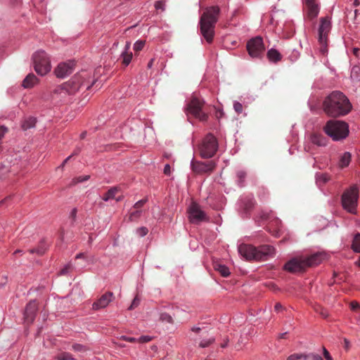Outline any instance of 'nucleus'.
<instances>
[{
	"instance_id": "obj_37",
	"label": "nucleus",
	"mask_w": 360,
	"mask_h": 360,
	"mask_svg": "<svg viewBox=\"0 0 360 360\" xmlns=\"http://www.w3.org/2000/svg\"><path fill=\"white\" fill-rule=\"evenodd\" d=\"M141 211L140 210H136V211L131 212L129 214V219L131 221H134L138 219L141 216Z\"/></svg>"
},
{
	"instance_id": "obj_40",
	"label": "nucleus",
	"mask_w": 360,
	"mask_h": 360,
	"mask_svg": "<svg viewBox=\"0 0 360 360\" xmlns=\"http://www.w3.org/2000/svg\"><path fill=\"white\" fill-rule=\"evenodd\" d=\"M233 108L235 111L240 114L243 112V105L239 102H235L233 104Z\"/></svg>"
},
{
	"instance_id": "obj_17",
	"label": "nucleus",
	"mask_w": 360,
	"mask_h": 360,
	"mask_svg": "<svg viewBox=\"0 0 360 360\" xmlns=\"http://www.w3.org/2000/svg\"><path fill=\"white\" fill-rule=\"evenodd\" d=\"M37 311V303L35 300L30 301L26 306L24 319L27 323H32L35 318Z\"/></svg>"
},
{
	"instance_id": "obj_15",
	"label": "nucleus",
	"mask_w": 360,
	"mask_h": 360,
	"mask_svg": "<svg viewBox=\"0 0 360 360\" xmlns=\"http://www.w3.org/2000/svg\"><path fill=\"white\" fill-rule=\"evenodd\" d=\"M75 63L73 61L61 63L55 69L54 72L57 77L63 78L70 75L74 70Z\"/></svg>"
},
{
	"instance_id": "obj_60",
	"label": "nucleus",
	"mask_w": 360,
	"mask_h": 360,
	"mask_svg": "<svg viewBox=\"0 0 360 360\" xmlns=\"http://www.w3.org/2000/svg\"><path fill=\"white\" fill-rule=\"evenodd\" d=\"M228 342H229V340H228V339H226V340L224 341V342H223L222 344H221V347L222 348L226 347L227 346V345H228Z\"/></svg>"
},
{
	"instance_id": "obj_44",
	"label": "nucleus",
	"mask_w": 360,
	"mask_h": 360,
	"mask_svg": "<svg viewBox=\"0 0 360 360\" xmlns=\"http://www.w3.org/2000/svg\"><path fill=\"white\" fill-rule=\"evenodd\" d=\"M151 340V338L150 336H141L140 337L139 339H137V341L138 342H140V343H145V342H148L149 341Z\"/></svg>"
},
{
	"instance_id": "obj_5",
	"label": "nucleus",
	"mask_w": 360,
	"mask_h": 360,
	"mask_svg": "<svg viewBox=\"0 0 360 360\" xmlns=\"http://www.w3.org/2000/svg\"><path fill=\"white\" fill-rule=\"evenodd\" d=\"M89 74L86 71H82L76 74L70 80L56 87L54 90L55 94H74L77 92L82 86H86L89 89L95 81L90 85L89 82L86 81Z\"/></svg>"
},
{
	"instance_id": "obj_56",
	"label": "nucleus",
	"mask_w": 360,
	"mask_h": 360,
	"mask_svg": "<svg viewBox=\"0 0 360 360\" xmlns=\"http://www.w3.org/2000/svg\"><path fill=\"white\" fill-rule=\"evenodd\" d=\"M72 155L68 156L62 163L61 167H63L64 165L71 159Z\"/></svg>"
},
{
	"instance_id": "obj_18",
	"label": "nucleus",
	"mask_w": 360,
	"mask_h": 360,
	"mask_svg": "<svg viewBox=\"0 0 360 360\" xmlns=\"http://www.w3.org/2000/svg\"><path fill=\"white\" fill-rule=\"evenodd\" d=\"M311 142L318 146H326L328 143V139L320 133H313L310 135Z\"/></svg>"
},
{
	"instance_id": "obj_63",
	"label": "nucleus",
	"mask_w": 360,
	"mask_h": 360,
	"mask_svg": "<svg viewBox=\"0 0 360 360\" xmlns=\"http://www.w3.org/2000/svg\"><path fill=\"white\" fill-rule=\"evenodd\" d=\"M79 152H80V150H79V149H76V150L74 151V153L71 155H72V157L73 155H78Z\"/></svg>"
},
{
	"instance_id": "obj_59",
	"label": "nucleus",
	"mask_w": 360,
	"mask_h": 360,
	"mask_svg": "<svg viewBox=\"0 0 360 360\" xmlns=\"http://www.w3.org/2000/svg\"><path fill=\"white\" fill-rule=\"evenodd\" d=\"M76 214H77V209L75 208L72 210L70 215L72 217L75 218L76 217Z\"/></svg>"
},
{
	"instance_id": "obj_33",
	"label": "nucleus",
	"mask_w": 360,
	"mask_h": 360,
	"mask_svg": "<svg viewBox=\"0 0 360 360\" xmlns=\"http://www.w3.org/2000/svg\"><path fill=\"white\" fill-rule=\"evenodd\" d=\"M72 348L74 351L78 352H85L88 350L87 347L84 345L80 344H74L72 346Z\"/></svg>"
},
{
	"instance_id": "obj_58",
	"label": "nucleus",
	"mask_w": 360,
	"mask_h": 360,
	"mask_svg": "<svg viewBox=\"0 0 360 360\" xmlns=\"http://www.w3.org/2000/svg\"><path fill=\"white\" fill-rule=\"evenodd\" d=\"M153 63H154V59L153 58L150 59V60L148 62V65H147L148 68H151L153 65Z\"/></svg>"
},
{
	"instance_id": "obj_49",
	"label": "nucleus",
	"mask_w": 360,
	"mask_h": 360,
	"mask_svg": "<svg viewBox=\"0 0 360 360\" xmlns=\"http://www.w3.org/2000/svg\"><path fill=\"white\" fill-rule=\"evenodd\" d=\"M323 356L326 360H333V358L331 357L330 354L325 347H323Z\"/></svg>"
},
{
	"instance_id": "obj_38",
	"label": "nucleus",
	"mask_w": 360,
	"mask_h": 360,
	"mask_svg": "<svg viewBox=\"0 0 360 360\" xmlns=\"http://www.w3.org/2000/svg\"><path fill=\"white\" fill-rule=\"evenodd\" d=\"M72 269V264L70 263L68 264L67 265H65L61 270H60V275H66L68 274L70 269Z\"/></svg>"
},
{
	"instance_id": "obj_16",
	"label": "nucleus",
	"mask_w": 360,
	"mask_h": 360,
	"mask_svg": "<svg viewBox=\"0 0 360 360\" xmlns=\"http://www.w3.org/2000/svg\"><path fill=\"white\" fill-rule=\"evenodd\" d=\"M114 299V295L112 292H107L102 295L96 302L92 304V309L98 310L105 308L110 302Z\"/></svg>"
},
{
	"instance_id": "obj_29",
	"label": "nucleus",
	"mask_w": 360,
	"mask_h": 360,
	"mask_svg": "<svg viewBox=\"0 0 360 360\" xmlns=\"http://www.w3.org/2000/svg\"><path fill=\"white\" fill-rule=\"evenodd\" d=\"M132 53L131 52H127V51H123L121 54V57L122 58V63L125 65V66H127L131 59H132Z\"/></svg>"
},
{
	"instance_id": "obj_55",
	"label": "nucleus",
	"mask_w": 360,
	"mask_h": 360,
	"mask_svg": "<svg viewBox=\"0 0 360 360\" xmlns=\"http://www.w3.org/2000/svg\"><path fill=\"white\" fill-rule=\"evenodd\" d=\"M344 343H345V348L346 349H349V346H350V342H349V341L347 339L345 338V339H344Z\"/></svg>"
},
{
	"instance_id": "obj_10",
	"label": "nucleus",
	"mask_w": 360,
	"mask_h": 360,
	"mask_svg": "<svg viewBox=\"0 0 360 360\" xmlns=\"http://www.w3.org/2000/svg\"><path fill=\"white\" fill-rule=\"evenodd\" d=\"M205 102L202 99L193 96L188 104V111L194 117L201 122L207 121L208 115L204 110Z\"/></svg>"
},
{
	"instance_id": "obj_35",
	"label": "nucleus",
	"mask_w": 360,
	"mask_h": 360,
	"mask_svg": "<svg viewBox=\"0 0 360 360\" xmlns=\"http://www.w3.org/2000/svg\"><path fill=\"white\" fill-rule=\"evenodd\" d=\"M144 45H145V41H141V40L137 41L134 44V51L135 52H139V51H141L143 49V48L144 47Z\"/></svg>"
},
{
	"instance_id": "obj_52",
	"label": "nucleus",
	"mask_w": 360,
	"mask_h": 360,
	"mask_svg": "<svg viewBox=\"0 0 360 360\" xmlns=\"http://www.w3.org/2000/svg\"><path fill=\"white\" fill-rule=\"evenodd\" d=\"M274 309L276 311H280L281 310L283 309V306L281 305V303H276L274 306Z\"/></svg>"
},
{
	"instance_id": "obj_3",
	"label": "nucleus",
	"mask_w": 360,
	"mask_h": 360,
	"mask_svg": "<svg viewBox=\"0 0 360 360\" xmlns=\"http://www.w3.org/2000/svg\"><path fill=\"white\" fill-rule=\"evenodd\" d=\"M326 257L322 252H316L308 257H295L288 261L284 269L290 273H298L304 271L307 267L319 264Z\"/></svg>"
},
{
	"instance_id": "obj_22",
	"label": "nucleus",
	"mask_w": 360,
	"mask_h": 360,
	"mask_svg": "<svg viewBox=\"0 0 360 360\" xmlns=\"http://www.w3.org/2000/svg\"><path fill=\"white\" fill-rule=\"evenodd\" d=\"M352 155L349 152H345L340 158L339 166L341 168L346 167L349 165L351 161Z\"/></svg>"
},
{
	"instance_id": "obj_54",
	"label": "nucleus",
	"mask_w": 360,
	"mask_h": 360,
	"mask_svg": "<svg viewBox=\"0 0 360 360\" xmlns=\"http://www.w3.org/2000/svg\"><path fill=\"white\" fill-rule=\"evenodd\" d=\"M304 1H305V4H306L307 6L316 4L315 0H304Z\"/></svg>"
},
{
	"instance_id": "obj_25",
	"label": "nucleus",
	"mask_w": 360,
	"mask_h": 360,
	"mask_svg": "<svg viewBox=\"0 0 360 360\" xmlns=\"http://www.w3.org/2000/svg\"><path fill=\"white\" fill-rule=\"evenodd\" d=\"M36 122V118L33 117H30L27 119L25 120L22 124V127L24 130H27L34 127Z\"/></svg>"
},
{
	"instance_id": "obj_47",
	"label": "nucleus",
	"mask_w": 360,
	"mask_h": 360,
	"mask_svg": "<svg viewBox=\"0 0 360 360\" xmlns=\"http://www.w3.org/2000/svg\"><path fill=\"white\" fill-rule=\"evenodd\" d=\"M139 303V300L137 297H136L134 299V300L132 301L131 304L129 307V309L131 310V309H134L136 307L138 306Z\"/></svg>"
},
{
	"instance_id": "obj_12",
	"label": "nucleus",
	"mask_w": 360,
	"mask_h": 360,
	"mask_svg": "<svg viewBox=\"0 0 360 360\" xmlns=\"http://www.w3.org/2000/svg\"><path fill=\"white\" fill-rule=\"evenodd\" d=\"M217 166L216 162L214 160L207 162H201L193 160L191 161V169L192 171L199 175L210 174L214 172Z\"/></svg>"
},
{
	"instance_id": "obj_8",
	"label": "nucleus",
	"mask_w": 360,
	"mask_h": 360,
	"mask_svg": "<svg viewBox=\"0 0 360 360\" xmlns=\"http://www.w3.org/2000/svg\"><path fill=\"white\" fill-rule=\"evenodd\" d=\"M359 191L356 186L345 190L341 198L342 205L348 212L356 214L358 206Z\"/></svg>"
},
{
	"instance_id": "obj_24",
	"label": "nucleus",
	"mask_w": 360,
	"mask_h": 360,
	"mask_svg": "<svg viewBox=\"0 0 360 360\" xmlns=\"http://www.w3.org/2000/svg\"><path fill=\"white\" fill-rule=\"evenodd\" d=\"M330 179V176L326 173H317L316 174V184L319 186L325 184Z\"/></svg>"
},
{
	"instance_id": "obj_19",
	"label": "nucleus",
	"mask_w": 360,
	"mask_h": 360,
	"mask_svg": "<svg viewBox=\"0 0 360 360\" xmlns=\"http://www.w3.org/2000/svg\"><path fill=\"white\" fill-rule=\"evenodd\" d=\"M38 82L37 77L32 73L29 74L23 80L22 86L25 88H31Z\"/></svg>"
},
{
	"instance_id": "obj_62",
	"label": "nucleus",
	"mask_w": 360,
	"mask_h": 360,
	"mask_svg": "<svg viewBox=\"0 0 360 360\" xmlns=\"http://www.w3.org/2000/svg\"><path fill=\"white\" fill-rule=\"evenodd\" d=\"M122 199H123V196H122V195H120V196H118V197H117V196L115 195V200L117 202H120V201H121Z\"/></svg>"
},
{
	"instance_id": "obj_23",
	"label": "nucleus",
	"mask_w": 360,
	"mask_h": 360,
	"mask_svg": "<svg viewBox=\"0 0 360 360\" xmlns=\"http://www.w3.org/2000/svg\"><path fill=\"white\" fill-rule=\"evenodd\" d=\"M268 58L273 62H278L281 60V53L276 49H271L267 52Z\"/></svg>"
},
{
	"instance_id": "obj_53",
	"label": "nucleus",
	"mask_w": 360,
	"mask_h": 360,
	"mask_svg": "<svg viewBox=\"0 0 360 360\" xmlns=\"http://www.w3.org/2000/svg\"><path fill=\"white\" fill-rule=\"evenodd\" d=\"M253 202H250L248 203H246L245 205V210L246 212H248L249 210H250L252 207H253Z\"/></svg>"
},
{
	"instance_id": "obj_50",
	"label": "nucleus",
	"mask_w": 360,
	"mask_h": 360,
	"mask_svg": "<svg viewBox=\"0 0 360 360\" xmlns=\"http://www.w3.org/2000/svg\"><path fill=\"white\" fill-rule=\"evenodd\" d=\"M350 307L352 310H356L357 309H360V305L357 302L353 301L350 303Z\"/></svg>"
},
{
	"instance_id": "obj_4",
	"label": "nucleus",
	"mask_w": 360,
	"mask_h": 360,
	"mask_svg": "<svg viewBox=\"0 0 360 360\" xmlns=\"http://www.w3.org/2000/svg\"><path fill=\"white\" fill-rule=\"evenodd\" d=\"M238 252L246 260L264 261L274 255L275 249L269 245L255 248L251 245L241 244L238 247Z\"/></svg>"
},
{
	"instance_id": "obj_1",
	"label": "nucleus",
	"mask_w": 360,
	"mask_h": 360,
	"mask_svg": "<svg viewBox=\"0 0 360 360\" xmlns=\"http://www.w3.org/2000/svg\"><path fill=\"white\" fill-rule=\"evenodd\" d=\"M321 107L323 112L331 118L345 117L353 109L348 97L340 91H333L326 96Z\"/></svg>"
},
{
	"instance_id": "obj_7",
	"label": "nucleus",
	"mask_w": 360,
	"mask_h": 360,
	"mask_svg": "<svg viewBox=\"0 0 360 360\" xmlns=\"http://www.w3.org/2000/svg\"><path fill=\"white\" fill-rule=\"evenodd\" d=\"M219 144L216 137L212 134H207L198 145V151L202 158H212L218 150Z\"/></svg>"
},
{
	"instance_id": "obj_42",
	"label": "nucleus",
	"mask_w": 360,
	"mask_h": 360,
	"mask_svg": "<svg viewBox=\"0 0 360 360\" xmlns=\"http://www.w3.org/2000/svg\"><path fill=\"white\" fill-rule=\"evenodd\" d=\"M316 311L318 313H319V314H320V315H321L323 318H327V317H328V311H327L326 309H323V308H321V307H319L317 309H316Z\"/></svg>"
},
{
	"instance_id": "obj_46",
	"label": "nucleus",
	"mask_w": 360,
	"mask_h": 360,
	"mask_svg": "<svg viewBox=\"0 0 360 360\" xmlns=\"http://www.w3.org/2000/svg\"><path fill=\"white\" fill-rule=\"evenodd\" d=\"M120 340H125V341H127L129 342H136L137 341V339L134 338H131V337H127V336H124V335H122L120 338Z\"/></svg>"
},
{
	"instance_id": "obj_2",
	"label": "nucleus",
	"mask_w": 360,
	"mask_h": 360,
	"mask_svg": "<svg viewBox=\"0 0 360 360\" xmlns=\"http://www.w3.org/2000/svg\"><path fill=\"white\" fill-rule=\"evenodd\" d=\"M220 9L214 6L207 8L200 20V32L208 43H211L214 36L215 24L218 20Z\"/></svg>"
},
{
	"instance_id": "obj_34",
	"label": "nucleus",
	"mask_w": 360,
	"mask_h": 360,
	"mask_svg": "<svg viewBox=\"0 0 360 360\" xmlns=\"http://www.w3.org/2000/svg\"><path fill=\"white\" fill-rule=\"evenodd\" d=\"M160 320L162 321H165V322H167V323H173V319L172 317L167 313H162L160 314Z\"/></svg>"
},
{
	"instance_id": "obj_51",
	"label": "nucleus",
	"mask_w": 360,
	"mask_h": 360,
	"mask_svg": "<svg viewBox=\"0 0 360 360\" xmlns=\"http://www.w3.org/2000/svg\"><path fill=\"white\" fill-rule=\"evenodd\" d=\"M164 174L169 176L171 174V167H170V165L167 164L165 166V168H164Z\"/></svg>"
},
{
	"instance_id": "obj_27",
	"label": "nucleus",
	"mask_w": 360,
	"mask_h": 360,
	"mask_svg": "<svg viewBox=\"0 0 360 360\" xmlns=\"http://www.w3.org/2000/svg\"><path fill=\"white\" fill-rule=\"evenodd\" d=\"M308 8V16L310 18H316L319 14V8L317 4L307 6Z\"/></svg>"
},
{
	"instance_id": "obj_45",
	"label": "nucleus",
	"mask_w": 360,
	"mask_h": 360,
	"mask_svg": "<svg viewBox=\"0 0 360 360\" xmlns=\"http://www.w3.org/2000/svg\"><path fill=\"white\" fill-rule=\"evenodd\" d=\"M165 3L163 1H158L155 4V7L157 10H164Z\"/></svg>"
},
{
	"instance_id": "obj_6",
	"label": "nucleus",
	"mask_w": 360,
	"mask_h": 360,
	"mask_svg": "<svg viewBox=\"0 0 360 360\" xmlns=\"http://www.w3.org/2000/svg\"><path fill=\"white\" fill-rule=\"evenodd\" d=\"M336 119L328 120L323 127V131L333 141H340L349 136V128L347 122Z\"/></svg>"
},
{
	"instance_id": "obj_57",
	"label": "nucleus",
	"mask_w": 360,
	"mask_h": 360,
	"mask_svg": "<svg viewBox=\"0 0 360 360\" xmlns=\"http://www.w3.org/2000/svg\"><path fill=\"white\" fill-rule=\"evenodd\" d=\"M130 42H127L126 45H125V47H124V51H127V52H129V50L130 49Z\"/></svg>"
},
{
	"instance_id": "obj_39",
	"label": "nucleus",
	"mask_w": 360,
	"mask_h": 360,
	"mask_svg": "<svg viewBox=\"0 0 360 360\" xmlns=\"http://www.w3.org/2000/svg\"><path fill=\"white\" fill-rule=\"evenodd\" d=\"M136 232L140 236L143 237L148 233V230L146 227L143 226L137 229Z\"/></svg>"
},
{
	"instance_id": "obj_26",
	"label": "nucleus",
	"mask_w": 360,
	"mask_h": 360,
	"mask_svg": "<svg viewBox=\"0 0 360 360\" xmlns=\"http://www.w3.org/2000/svg\"><path fill=\"white\" fill-rule=\"evenodd\" d=\"M352 250L356 252H360V233H357L355 234L352 244Z\"/></svg>"
},
{
	"instance_id": "obj_32",
	"label": "nucleus",
	"mask_w": 360,
	"mask_h": 360,
	"mask_svg": "<svg viewBox=\"0 0 360 360\" xmlns=\"http://www.w3.org/2000/svg\"><path fill=\"white\" fill-rule=\"evenodd\" d=\"M89 178H90L89 175H85V176H83L75 177V178H74L72 180V182H71L70 185L73 186V185H75V184H77L78 183L83 182L84 181H87V180L89 179Z\"/></svg>"
},
{
	"instance_id": "obj_48",
	"label": "nucleus",
	"mask_w": 360,
	"mask_h": 360,
	"mask_svg": "<svg viewBox=\"0 0 360 360\" xmlns=\"http://www.w3.org/2000/svg\"><path fill=\"white\" fill-rule=\"evenodd\" d=\"M237 176L240 181H243L246 176V172L243 170L238 171Z\"/></svg>"
},
{
	"instance_id": "obj_28",
	"label": "nucleus",
	"mask_w": 360,
	"mask_h": 360,
	"mask_svg": "<svg viewBox=\"0 0 360 360\" xmlns=\"http://www.w3.org/2000/svg\"><path fill=\"white\" fill-rule=\"evenodd\" d=\"M55 359L57 360H77L75 358H73L72 355L69 352H60L58 353L56 356Z\"/></svg>"
},
{
	"instance_id": "obj_41",
	"label": "nucleus",
	"mask_w": 360,
	"mask_h": 360,
	"mask_svg": "<svg viewBox=\"0 0 360 360\" xmlns=\"http://www.w3.org/2000/svg\"><path fill=\"white\" fill-rule=\"evenodd\" d=\"M307 359H311V360H323V358L316 354L310 353L309 354H307Z\"/></svg>"
},
{
	"instance_id": "obj_36",
	"label": "nucleus",
	"mask_w": 360,
	"mask_h": 360,
	"mask_svg": "<svg viewBox=\"0 0 360 360\" xmlns=\"http://www.w3.org/2000/svg\"><path fill=\"white\" fill-rule=\"evenodd\" d=\"M214 342V338H210L209 340H203L200 342V347L205 348L210 345Z\"/></svg>"
},
{
	"instance_id": "obj_14",
	"label": "nucleus",
	"mask_w": 360,
	"mask_h": 360,
	"mask_svg": "<svg viewBox=\"0 0 360 360\" xmlns=\"http://www.w3.org/2000/svg\"><path fill=\"white\" fill-rule=\"evenodd\" d=\"M189 219L191 223L198 224L200 221H207L205 213L201 210L198 204L192 202L189 209Z\"/></svg>"
},
{
	"instance_id": "obj_31",
	"label": "nucleus",
	"mask_w": 360,
	"mask_h": 360,
	"mask_svg": "<svg viewBox=\"0 0 360 360\" xmlns=\"http://www.w3.org/2000/svg\"><path fill=\"white\" fill-rule=\"evenodd\" d=\"M287 360H307V354H293L290 355Z\"/></svg>"
},
{
	"instance_id": "obj_11",
	"label": "nucleus",
	"mask_w": 360,
	"mask_h": 360,
	"mask_svg": "<svg viewBox=\"0 0 360 360\" xmlns=\"http://www.w3.org/2000/svg\"><path fill=\"white\" fill-rule=\"evenodd\" d=\"M330 20L328 17L320 19V25L319 27V42L320 44V51L322 54L327 53L328 34L330 30Z\"/></svg>"
},
{
	"instance_id": "obj_13",
	"label": "nucleus",
	"mask_w": 360,
	"mask_h": 360,
	"mask_svg": "<svg viewBox=\"0 0 360 360\" xmlns=\"http://www.w3.org/2000/svg\"><path fill=\"white\" fill-rule=\"evenodd\" d=\"M263 39L260 37H256L247 44V50L249 55L252 58H259L264 51Z\"/></svg>"
},
{
	"instance_id": "obj_61",
	"label": "nucleus",
	"mask_w": 360,
	"mask_h": 360,
	"mask_svg": "<svg viewBox=\"0 0 360 360\" xmlns=\"http://www.w3.org/2000/svg\"><path fill=\"white\" fill-rule=\"evenodd\" d=\"M84 253H79L75 257L76 259L84 258Z\"/></svg>"
},
{
	"instance_id": "obj_64",
	"label": "nucleus",
	"mask_w": 360,
	"mask_h": 360,
	"mask_svg": "<svg viewBox=\"0 0 360 360\" xmlns=\"http://www.w3.org/2000/svg\"><path fill=\"white\" fill-rule=\"evenodd\" d=\"M359 4H360V2H359V0H354V5L355 6H359Z\"/></svg>"
},
{
	"instance_id": "obj_43",
	"label": "nucleus",
	"mask_w": 360,
	"mask_h": 360,
	"mask_svg": "<svg viewBox=\"0 0 360 360\" xmlns=\"http://www.w3.org/2000/svg\"><path fill=\"white\" fill-rule=\"evenodd\" d=\"M147 200L146 199H142L139 201H138L137 202L135 203L134 207L136 210H139L141 207H142L144 204L146 202Z\"/></svg>"
},
{
	"instance_id": "obj_9",
	"label": "nucleus",
	"mask_w": 360,
	"mask_h": 360,
	"mask_svg": "<svg viewBox=\"0 0 360 360\" xmlns=\"http://www.w3.org/2000/svg\"><path fill=\"white\" fill-rule=\"evenodd\" d=\"M32 59L34 70L38 75L44 76L51 70V61L45 51L40 50L35 52Z\"/></svg>"
},
{
	"instance_id": "obj_21",
	"label": "nucleus",
	"mask_w": 360,
	"mask_h": 360,
	"mask_svg": "<svg viewBox=\"0 0 360 360\" xmlns=\"http://www.w3.org/2000/svg\"><path fill=\"white\" fill-rule=\"evenodd\" d=\"M214 268L224 277H227L230 274L229 268L219 262L214 263Z\"/></svg>"
},
{
	"instance_id": "obj_20",
	"label": "nucleus",
	"mask_w": 360,
	"mask_h": 360,
	"mask_svg": "<svg viewBox=\"0 0 360 360\" xmlns=\"http://www.w3.org/2000/svg\"><path fill=\"white\" fill-rule=\"evenodd\" d=\"M120 190V188L117 186L110 188L105 193L103 194L102 197L103 200L107 202L111 199H115V195H117Z\"/></svg>"
},
{
	"instance_id": "obj_30",
	"label": "nucleus",
	"mask_w": 360,
	"mask_h": 360,
	"mask_svg": "<svg viewBox=\"0 0 360 360\" xmlns=\"http://www.w3.org/2000/svg\"><path fill=\"white\" fill-rule=\"evenodd\" d=\"M46 248L44 243H41L37 248L30 250V253H37L38 255H42L46 252Z\"/></svg>"
}]
</instances>
